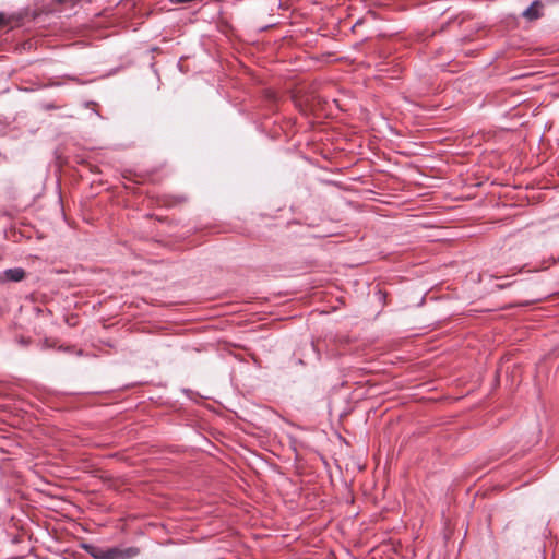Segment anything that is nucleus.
I'll use <instances>...</instances> for the list:
<instances>
[{
    "label": "nucleus",
    "mask_w": 559,
    "mask_h": 559,
    "mask_svg": "<svg viewBox=\"0 0 559 559\" xmlns=\"http://www.w3.org/2000/svg\"><path fill=\"white\" fill-rule=\"evenodd\" d=\"M543 3L539 0H535L531 3V5L523 12V17L528 21H535L542 17Z\"/></svg>",
    "instance_id": "nucleus-1"
},
{
    "label": "nucleus",
    "mask_w": 559,
    "mask_h": 559,
    "mask_svg": "<svg viewBox=\"0 0 559 559\" xmlns=\"http://www.w3.org/2000/svg\"><path fill=\"white\" fill-rule=\"evenodd\" d=\"M25 271L21 267L5 270L2 274V281L5 282H20L24 280Z\"/></svg>",
    "instance_id": "nucleus-2"
},
{
    "label": "nucleus",
    "mask_w": 559,
    "mask_h": 559,
    "mask_svg": "<svg viewBox=\"0 0 559 559\" xmlns=\"http://www.w3.org/2000/svg\"><path fill=\"white\" fill-rule=\"evenodd\" d=\"M96 559H121V548L112 547L93 554Z\"/></svg>",
    "instance_id": "nucleus-3"
},
{
    "label": "nucleus",
    "mask_w": 559,
    "mask_h": 559,
    "mask_svg": "<svg viewBox=\"0 0 559 559\" xmlns=\"http://www.w3.org/2000/svg\"><path fill=\"white\" fill-rule=\"evenodd\" d=\"M139 554L140 549L134 546L121 548V559H131L136 557Z\"/></svg>",
    "instance_id": "nucleus-4"
},
{
    "label": "nucleus",
    "mask_w": 559,
    "mask_h": 559,
    "mask_svg": "<svg viewBox=\"0 0 559 559\" xmlns=\"http://www.w3.org/2000/svg\"><path fill=\"white\" fill-rule=\"evenodd\" d=\"M263 98L265 102H267L270 105H274L277 102V94L272 90H265L263 92Z\"/></svg>",
    "instance_id": "nucleus-5"
},
{
    "label": "nucleus",
    "mask_w": 559,
    "mask_h": 559,
    "mask_svg": "<svg viewBox=\"0 0 559 559\" xmlns=\"http://www.w3.org/2000/svg\"><path fill=\"white\" fill-rule=\"evenodd\" d=\"M8 24V20L4 13L0 12V26H5Z\"/></svg>",
    "instance_id": "nucleus-6"
},
{
    "label": "nucleus",
    "mask_w": 559,
    "mask_h": 559,
    "mask_svg": "<svg viewBox=\"0 0 559 559\" xmlns=\"http://www.w3.org/2000/svg\"><path fill=\"white\" fill-rule=\"evenodd\" d=\"M510 284H501V285H498L499 288H504L507 286H509Z\"/></svg>",
    "instance_id": "nucleus-7"
}]
</instances>
